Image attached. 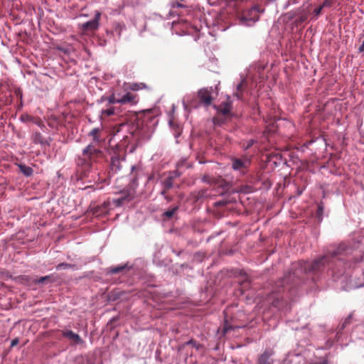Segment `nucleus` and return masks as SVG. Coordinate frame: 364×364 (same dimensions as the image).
I'll use <instances>...</instances> for the list:
<instances>
[{"label":"nucleus","mask_w":364,"mask_h":364,"mask_svg":"<svg viewBox=\"0 0 364 364\" xmlns=\"http://www.w3.org/2000/svg\"><path fill=\"white\" fill-rule=\"evenodd\" d=\"M235 95L237 96V98H240V96L236 93Z\"/></svg>","instance_id":"obj_39"},{"label":"nucleus","mask_w":364,"mask_h":364,"mask_svg":"<svg viewBox=\"0 0 364 364\" xmlns=\"http://www.w3.org/2000/svg\"><path fill=\"white\" fill-rule=\"evenodd\" d=\"M117 298H118V297H117V296H114V295L112 294V295L111 296V297H110V299L115 300V299H117Z\"/></svg>","instance_id":"obj_35"},{"label":"nucleus","mask_w":364,"mask_h":364,"mask_svg":"<svg viewBox=\"0 0 364 364\" xmlns=\"http://www.w3.org/2000/svg\"><path fill=\"white\" fill-rule=\"evenodd\" d=\"M259 12V9L258 6H254L251 9L250 11V14L252 16L254 14V16L252 17H245L247 20H252L254 22L259 20V16L257 15V13Z\"/></svg>","instance_id":"obj_14"},{"label":"nucleus","mask_w":364,"mask_h":364,"mask_svg":"<svg viewBox=\"0 0 364 364\" xmlns=\"http://www.w3.org/2000/svg\"><path fill=\"white\" fill-rule=\"evenodd\" d=\"M274 293H272V298L274 299V300L272 301V305H274V306H277V307H279V299L280 298L279 297H275L274 296Z\"/></svg>","instance_id":"obj_27"},{"label":"nucleus","mask_w":364,"mask_h":364,"mask_svg":"<svg viewBox=\"0 0 364 364\" xmlns=\"http://www.w3.org/2000/svg\"><path fill=\"white\" fill-rule=\"evenodd\" d=\"M345 250V247L343 245H341L338 247V249L333 252L331 255H324L316 260H314L311 264L306 262H302L301 263L297 264L296 265L299 266V269H296L294 272H289L287 275H285L284 277L278 281L277 283V287L282 288L284 291L286 288H287V284L290 282H294L296 278L298 277L299 272H302L303 270L306 273H313L316 274L318 272H323L326 269H331L333 268V259L341 255L342 251Z\"/></svg>","instance_id":"obj_1"},{"label":"nucleus","mask_w":364,"mask_h":364,"mask_svg":"<svg viewBox=\"0 0 364 364\" xmlns=\"http://www.w3.org/2000/svg\"><path fill=\"white\" fill-rule=\"evenodd\" d=\"M18 167L19 171L26 176H30L33 174V171L30 166L25 164H19L18 165Z\"/></svg>","instance_id":"obj_13"},{"label":"nucleus","mask_w":364,"mask_h":364,"mask_svg":"<svg viewBox=\"0 0 364 364\" xmlns=\"http://www.w3.org/2000/svg\"><path fill=\"white\" fill-rule=\"evenodd\" d=\"M100 13L97 11L95 18L82 24V28L84 31H95L99 26V20L100 18Z\"/></svg>","instance_id":"obj_5"},{"label":"nucleus","mask_w":364,"mask_h":364,"mask_svg":"<svg viewBox=\"0 0 364 364\" xmlns=\"http://www.w3.org/2000/svg\"><path fill=\"white\" fill-rule=\"evenodd\" d=\"M22 119L23 120L29 121V120L31 119V117L28 115V114H26V115L22 116Z\"/></svg>","instance_id":"obj_30"},{"label":"nucleus","mask_w":364,"mask_h":364,"mask_svg":"<svg viewBox=\"0 0 364 364\" xmlns=\"http://www.w3.org/2000/svg\"><path fill=\"white\" fill-rule=\"evenodd\" d=\"M138 102L137 96L130 92L126 93L124 96L119 98V104H130L136 105Z\"/></svg>","instance_id":"obj_8"},{"label":"nucleus","mask_w":364,"mask_h":364,"mask_svg":"<svg viewBox=\"0 0 364 364\" xmlns=\"http://www.w3.org/2000/svg\"><path fill=\"white\" fill-rule=\"evenodd\" d=\"M324 3H326V6L328 5V3L327 2V1H326Z\"/></svg>","instance_id":"obj_38"},{"label":"nucleus","mask_w":364,"mask_h":364,"mask_svg":"<svg viewBox=\"0 0 364 364\" xmlns=\"http://www.w3.org/2000/svg\"><path fill=\"white\" fill-rule=\"evenodd\" d=\"M245 82V80L242 79L241 82L237 85V91H240L242 89Z\"/></svg>","instance_id":"obj_28"},{"label":"nucleus","mask_w":364,"mask_h":364,"mask_svg":"<svg viewBox=\"0 0 364 364\" xmlns=\"http://www.w3.org/2000/svg\"><path fill=\"white\" fill-rule=\"evenodd\" d=\"M51 277H52V275H47L45 277H41L38 279H36L35 281V283L36 284H41V283L47 282H51L52 281Z\"/></svg>","instance_id":"obj_17"},{"label":"nucleus","mask_w":364,"mask_h":364,"mask_svg":"<svg viewBox=\"0 0 364 364\" xmlns=\"http://www.w3.org/2000/svg\"><path fill=\"white\" fill-rule=\"evenodd\" d=\"M230 183H224V186H223V189H225V188H227V189H228V187H229V185H230Z\"/></svg>","instance_id":"obj_33"},{"label":"nucleus","mask_w":364,"mask_h":364,"mask_svg":"<svg viewBox=\"0 0 364 364\" xmlns=\"http://www.w3.org/2000/svg\"><path fill=\"white\" fill-rule=\"evenodd\" d=\"M98 132H99V129L95 128V129H93L90 133V136H92L93 137V139L95 141H99V138L97 136Z\"/></svg>","instance_id":"obj_21"},{"label":"nucleus","mask_w":364,"mask_h":364,"mask_svg":"<svg viewBox=\"0 0 364 364\" xmlns=\"http://www.w3.org/2000/svg\"><path fill=\"white\" fill-rule=\"evenodd\" d=\"M119 99H117L115 97V95H112L111 96L109 97L108 98V102L110 104H115V103H119Z\"/></svg>","instance_id":"obj_23"},{"label":"nucleus","mask_w":364,"mask_h":364,"mask_svg":"<svg viewBox=\"0 0 364 364\" xmlns=\"http://www.w3.org/2000/svg\"><path fill=\"white\" fill-rule=\"evenodd\" d=\"M241 276H243L244 277V280L242 282V284H245L246 282H249L248 281V277L244 273L243 274H241Z\"/></svg>","instance_id":"obj_29"},{"label":"nucleus","mask_w":364,"mask_h":364,"mask_svg":"<svg viewBox=\"0 0 364 364\" xmlns=\"http://www.w3.org/2000/svg\"><path fill=\"white\" fill-rule=\"evenodd\" d=\"M127 268V265H120L117 267H111L107 269V273L109 274H118L123 272Z\"/></svg>","instance_id":"obj_15"},{"label":"nucleus","mask_w":364,"mask_h":364,"mask_svg":"<svg viewBox=\"0 0 364 364\" xmlns=\"http://www.w3.org/2000/svg\"><path fill=\"white\" fill-rule=\"evenodd\" d=\"M272 353L269 350H265L258 358V364H271L272 360L271 359Z\"/></svg>","instance_id":"obj_9"},{"label":"nucleus","mask_w":364,"mask_h":364,"mask_svg":"<svg viewBox=\"0 0 364 364\" xmlns=\"http://www.w3.org/2000/svg\"><path fill=\"white\" fill-rule=\"evenodd\" d=\"M208 178H206V177L204 178V181H208Z\"/></svg>","instance_id":"obj_40"},{"label":"nucleus","mask_w":364,"mask_h":364,"mask_svg":"<svg viewBox=\"0 0 364 364\" xmlns=\"http://www.w3.org/2000/svg\"><path fill=\"white\" fill-rule=\"evenodd\" d=\"M114 113V109L113 107H110L109 109H107L102 111V114H105L107 116L112 115Z\"/></svg>","instance_id":"obj_25"},{"label":"nucleus","mask_w":364,"mask_h":364,"mask_svg":"<svg viewBox=\"0 0 364 364\" xmlns=\"http://www.w3.org/2000/svg\"><path fill=\"white\" fill-rule=\"evenodd\" d=\"M177 210H178V207L176 206V207L171 208V210H168L167 211H166L164 213V215L166 217L170 218L175 214V213L177 211Z\"/></svg>","instance_id":"obj_19"},{"label":"nucleus","mask_w":364,"mask_h":364,"mask_svg":"<svg viewBox=\"0 0 364 364\" xmlns=\"http://www.w3.org/2000/svg\"><path fill=\"white\" fill-rule=\"evenodd\" d=\"M211 88H203L198 92L199 99L205 106H209L212 102L213 97L211 96Z\"/></svg>","instance_id":"obj_4"},{"label":"nucleus","mask_w":364,"mask_h":364,"mask_svg":"<svg viewBox=\"0 0 364 364\" xmlns=\"http://www.w3.org/2000/svg\"><path fill=\"white\" fill-rule=\"evenodd\" d=\"M349 320H350V318H347V319L345 321V322L343 323V326H342V328H343L346 324H348V323H350V321H349Z\"/></svg>","instance_id":"obj_32"},{"label":"nucleus","mask_w":364,"mask_h":364,"mask_svg":"<svg viewBox=\"0 0 364 364\" xmlns=\"http://www.w3.org/2000/svg\"><path fill=\"white\" fill-rule=\"evenodd\" d=\"M304 189V188H303L302 189H301V190L299 191V195H300V194L303 192Z\"/></svg>","instance_id":"obj_37"},{"label":"nucleus","mask_w":364,"mask_h":364,"mask_svg":"<svg viewBox=\"0 0 364 364\" xmlns=\"http://www.w3.org/2000/svg\"><path fill=\"white\" fill-rule=\"evenodd\" d=\"M219 112L222 113L223 115H226L230 112L231 110V102L228 98L227 101L223 102L219 106Z\"/></svg>","instance_id":"obj_10"},{"label":"nucleus","mask_w":364,"mask_h":364,"mask_svg":"<svg viewBox=\"0 0 364 364\" xmlns=\"http://www.w3.org/2000/svg\"><path fill=\"white\" fill-rule=\"evenodd\" d=\"M236 326H232L230 324L226 319L224 322V325L222 329L223 335L227 334L228 332H230L231 330L234 329Z\"/></svg>","instance_id":"obj_16"},{"label":"nucleus","mask_w":364,"mask_h":364,"mask_svg":"<svg viewBox=\"0 0 364 364\" xmlns=\"http://www.w3.org/2000/svg\"><path fill=\"white\" fill-rule=\"evenodd\" d=\"M18 343V340L17 338L16 339H14L12 341H11V346L13 347V346H15L16 345H17Z\"/></svg>","instance_id":"obj_31"},{"label":"nucleus","mask_w":364,"mask_h":364,"mask_svg":"<svg viewBox=\"0 0 364 364\" xmlns=\"http://www.w3.org/2000/svg\"><path fill=\"white\" fill-rule=\"evenodd\" d=\"M110 166L112 171L114 173L117 172L120 169L121 162L118 156H113L112 158Z\"/></svg>","instance_id":"obj_11"},{"label":"nucleus","mask_w":364,"mask_h":364,"mask_svg":"<svg viewBox=\"0 0 364 364\" xmlns=\"http://www.w3.org/2000/svg\"><path fill=\"white\" fill-rule=\"evenodd\" d=\"M167 186H166V188L168 189V188H171L172 187V183H166Z\"/></svg>","instance_id":"obj_34"},{"label":"nucleus","mask_w":364,"mask_h":364,"mask_svg":"<svg viewBox=\"0 0 364 364\" xmlns=\"http://www.w3.org/2000/svg\"><path fill=\"white\" fill-rule=\"evenodd\" d=\"M128 88L132 91H139L147 88V85L144 82H132L129 84Z\"/></svg>","instance_id":"obj_12"},{"label":"nucleus","mask_w":364,"mask_h":364,"mask_svg":"<svg viewBox=\"0 0 364 364\" xmlns=\"http://www.w3.org/2000/svg\"><path fill=\"white\" fill-rule=\"evenodd\" d=\"M324 6H326V3H323L321 6L315 9L314 11V14H315V16H318Z\"/></svg>","instance_id":"obj_24"},{"label":"nucleus","mask_w":364,"mask_h":364,"mask_svg":"<svg viewBox=\"0 0 364 364\" xmlns=\"http://www.w3.org/2000/svg\"><path fill=\"white\" fill-rule=\"evenodd\" d=\"M250 159L245 157L242 159L234 158L232 159V168L235 171L244 173L250 165Z\"/></svg>","instance_id":"obj_2"},{"label":"nucleus","mask_w":364,"mask_h":364,"mask_svg":"<svg viewBox=\"0 0 364 364\" xmlns=\"http://www.w3.org/2000/svg\"><path fill=\"white\" fill-rule=\"evenodd\" d=\"M323 213V203H321L318 205V209H317V213H316L317 216L319 220L322 219Z\"/></svg>","instance_id":"obj_20"},{"label":"nucleus","mask_w":364,"mask_h":364,"mask_svg":"<svg viewBox=\"0 0 364 364\" xmlns=\"http://www.w3.org/2000/svg\"><path fill=\"white\" fill-rule=\"evenodd\" d=\"M252 144H253V142H252V141H250V142L248 144V145H247V148L250 147V146L252 145Z\"/></svg>","instance_id":"obj_36"},{"label":"nucleus","mask_w":364,"mask_h":364,"mask_svg":"<svg viewBox=\"0 0 364 364\" xmlns=\"http://www.w3.org/2000/svg\"><path fill=\"white\" fill-rule=\"evenodd\" d=\"M101 154H102L101 151L94 148L92 145H88L83 150V155L85 156V157H87L91 160L94 159L95 156H98Z\"/></svg>","instance_id":"obj_7"},{"label":"nucleus","mask_w":364,"mask_h":364,"mask_svg":"<svg viewBox=\"0 0 364 364\" xmlns=\"http://www.w3.org/2000/svg\"><path fill=\"white\" fill-rule=\"evenodd\" d=\"M62 335L72 341L74 344H82L84 343L83 340L80 338V336L74 333L70 330H63L62 331Z\"/></svg>","instance_id":"obj_6"},{"label":"nucleus","mask_w":364,"mask_h":364,"mask_svg":"<svg viewBox=\"0 0 364 364\" xmlns=\"http://www.w3.org/2000/svg\"><path fill=\"white\" fill-rule=\"evenodd\" d=\"M171 7L172 8H183L185 7V6L180 2L175 1L171 2Z\"/></svg>","instance_id":"obj_26"},{"label":"nucleus","mask_w":364,"mask_h":364,"mask_svg":"<svg viewBox=\"0 0 364 364\" xmlns=\"http://www.w3.org/2000/svg\"><path fill=\"white\" fill-rule=\"evenodd\" d=\"M280 292V289L279 290H277V293Z\"/></svg>","instance_id":"obj_42"},{"label":"nucleus","mask_w":364,"mask_h":364,"mask_svg":"<svg viewBox=\"0 0 364 364\" xmlns=\"http://www.w3.org/2000/svg\"><path fill=\"white\" fill-rule=\"evenodd\" d=\"M187 345H191L192 346L196 348L197 349L199 348L200 347V344H198L196 341L191 339L188 341H187L186 343H185L183 346H187Z\"/></svg>","instance_id":"obj_22"},{"label":"nucleus","mask_w":364,"mask_h":364,"mask_svg":"<svg viewBox=\"0 0 364 364\" xmlns=\"http://www.w3.org/2000/svg\"><path fill=\"white\" fill-rule=\"evenodd\" d=\"M92 186H87L85 188H92Z\"/></svg>","instance_id":"obj_41"},{"label":"nucleus","mask_w":364,"mask_h":364,"mask_svg":"<svg viewBox=\"0 0 364 364\" xmlns=\"http://www.w3.org/2000/svg\"><path fill=\"white\" fill-rule=\"evenodd\" d=\"M73 267H74V265H73L71 264H68V263H65V262H62V263L58 264L56 266V269L58 270H60V269H65L72 268Z\"/></svg>","instance_id":"obj_18"},{"label":"nucleus","mask_w":364,"mask_h":364,"mask_svg":"<svg viewBox=\"0 0 364 364\" xmlns=\"http://www.w3.org/2000/svg\"><path fill=\"white\" fill-rule=\"evenodd\" d=\"M120 196L113 200V203L117 207L122 205L125 202H129L134 198L135 191L134 190L123 191Z\"/></svg>","instance_id":"obj_3"}]
</instances>
